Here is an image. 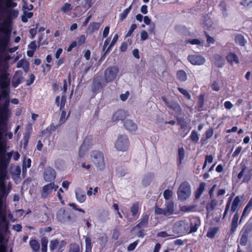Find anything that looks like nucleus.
Here are the masks:
<instances>
[{
    "instance_id": "obj_7",
    "label": "nucleus",
    "mask_w": 252,
    "mask_h": 252,
    "mask_svg": "<svg viewBox=\"0 0 252 252\" xmlns=\"http://www.w3.org/2000/svg\"><path fill=\"white\" fill-rule=\"evenodd\" d=\"M58 220L62 223L75 220V217L72 218L69 213L66 212L63 209L59 210L57 214Z\"/></svg>"
},
{
    "instance_id": "obj_34",
    "label": "nucleus",
    "mask_w": 252,
    "mask_h": 252,
    "mask_svg": "<svg viewBox=\"0 0 252 252\" xmlns=\"http://www.w3.org/2000/svg\"><path fill=\"white\" fill-rule=\"evenodd\" d=\"M130 211L133 216H135L139 211V203L135 202L131 207Z\"/></svg>"
},
{
    "instance_id": "obj_51",
    "label": "nucleus",
    "mask_w": 252,
    "mask_h": 252,
    "mask_svg": "<svg viewBox=\"0 0 252 252\" xmlns=\"http://www.w3.org/2000/svg\"><path fill=\"white\" fill-rule=\"evenodd\" d=\"M190 139H191L192 141H193L195 142H196L198 141V140L199 139V137H198V134L196 131H193L191 132V134L190 135Z\"/></svg>"
},
{
    "instance_id": "obj_46",
    "label": "nucleus",
    "mask_w": 252,
    "mask_h": 252,
    "mask_svg": "<svg viewBox=\"0 0 252 252\" xmlns=\"http://www.w3.org/2000/svg\"><path fill=\"white\" fill-rule=\"evenodd\" d=\"M172 194L171 190L166 189L163 192V196L166 200H168L172 197Z\"/></svg>"
},
{
    "instance_id": "obj_14",
    "label": "nucleus",
    "mask_w": 252,
    "mask_h": 252,
    "mask_svg": "<svg viewBox=\"0 0 252 252\" xmlns=\"http://www.w3.org/2000/svg\"><path fill=\"white\" fill-rule=\"evenodd\" d=\"M200 224V220L197 217L192 218L190 220V230L189 233L195 232Z\"/></svg>"
},
{
    "instance_id": "obj_41",
    "label": "nucleus",
    "mask_w": 252,
    "mask_h": 252,
    "mask_svg": "<svg viewBox=\"0 0 252 252\" xmlns=\"http://www.w3.org/2000/svg\"><path fill=\"white\" fill-rule=\"evenodd\" d=\"M185 156V151L183 148L178 149V157L179 160V164H181L182 160L184 159Z\"/></svg>"
},
{
    "instance_id": "obj_56",
    "label": "nucleus",
    "mask_w": 252,
    "mask_h": 252,
    "mask_svg": "<svg viewBox=\"0 0 252 252\" xmlns=\"http://www.w3.org/2000/svg\"><path fill=\"white\" fill-rule=\"evenodd\" d=\"M230 203H231V199L229 198L227 201V203L226 207H225V211H224V212L223 214V219H224L225 217V216L227 215V212L230 208Z\"/></svg>"
},
{
    "instance_id": "obj_54",
    "label": "nucleus",
    "mask_w": 252,
    "mask_h": 252,
    "mask_svg": "<svg viewBox=\"0 0 252 252\" xmlns=\"http://www.w3.org/2000/svg\"><path fill=\"white\" fill-rule=\"evenodd\" d=\"M211 87L212 89L215 91H219L220 90V86L219 84L217 81H214L213 83L211 85Z\"/></svg>"
},
{
    "instance_id": "obj_47",
    "label": "nucleus",
    "mask_w": 252,
    "mask_h": 252,
    "mask_svg": "<svg viewBox=\"0 0 252 252\" xmlns=\"http://www.w3.org/2000/svg\"><path fill=\"white\" fill-rule=\"evenodd\" d=\"M212 25L213 22L210 18L206 19L203 23L204 27L206 29H209L212 26Z\"/></svg>"
},
{
    "instance_id": "obj_11",
    "label": "nucleus",
    "mask_w": 252,
    "mask_h": 252,
    "mask_svg": "<svg viewBox=\"0 0 252 252\" xmlns=\"http://www.w3.org/2000/svg\"><path fill=\"white\" fill-rule=\"evenodd\" d=\"M56 174L55 170L50 167H47L44 172L43 177L46 182H52L56 178Z\"/></svg>"
},
{
    "instance_id": "obj_39",
    "label": "nucleus",
    "mask_w": 252,
    "mask_h": 252,
    "mask_svg": "<svg viewBox=\"0 0 252 252\" xmlns=\"http://www.w3.org/2000/svg\"><path fill=\"white\" fill-rule=\"evenodd\" d=\"M72 9L71 5L68 3H65L62 7L61 10L63 13H67L71 11Z\"/></svg>"
},
{
    "instance_id": "obj_18",
    "label": "nucleus",
    "mask_w": 252,
    "mask_h": 252,
    "mask_svg": "<svg viewBox=\"0 0 252 252\" xmlns=\"http://www.w3.org/2000/svg\"><path fill=\"white\" fill-rule=\"evenodd\" d=\"M241 205V202L240 197L237 196L234 198L232 202L231 211L233 213L236 211L238 210Z\"/></svg>"
},
{
    "instance_id": "obj_5",
    "label": "nucleus",
    "mask_w": 252,
    "mask_h": 252,
    "mask_svg": "<svg viewBox=\"0 0 252 252\" xmlns=\"http://www.w3.org/2000/svg\"><path fill=\"white\" fill-rule=\"evenodd\" d=\"M119 71V69L117 66H111L107 68L104 73L105 81L107 83L114 81L116 78Z\"/></svg>"
},
{
    "instance_id": "obj_26",
    "label": "nucleus",
    "mask_w": 252,
    "mask_h": 252,
    "mask_svg": "<svg viewBox=\"0 0 252 252\" xmlns=\"http://www.w3.org/2000/svg\"><path fill=\"white\" fill-rule=\"evenodd\" d=\"M252 231V225L250 224H246L242 230V235L249 237V235Z\"/></svg>"
},
{
    "instance_id": "obj_43",
    "label": "nucleus",
    "mask_w": 252,
    "mask_h": 252,
    "mask_svg": "<svg viewBox=\"0 0 252 252\" xmlns=\"http://www.w3.org/2000/svg\"><path fill=\"white\" fill-rule=\"evenodd\" d=\"M59 241L57 239L52 240L50 244V248L51 251L54 250L59 245Z\"/></svg>"
},
{
    "instance_id": "obj_38",
    "label": "nucleus",
    "mask_w": 252,
    "mask_h": 252,
    "mask_svg": "<svg viewBox=\"0 0 252 252\" xmlns=\"http://www.w3.org/2000/svg\"><path fill=\"white\" fill-rule=\"evenodd\" d=\"M155 213L157 215H163L167 216L164 208H160L157 206L155 208Z\"/></svg>"
},
{
    "instance_id": "obj_62",
    "label": "nucleus",
    "mask_w": 252,
    "mask_h": 252,
    "mask_svg": "<svg viewBox=\"0 0 252 252\" xmlns=\"http://www.w3.org/2000/svg\"><path fill=\"white\" fill-rule=\"evenodd\" d=\"M206 34V36L207 37V42L209 43H214L215 42V40L212 37H211L206 32H205Z\"/></svg>"
},
{
    "instance_id": "obj_15",
    "label": "nucleus",
    "mask_w": 252,
    "mask_h": 252,
    "mask_svg": "<svg viewBox=\"0 0 252 252\" xmlns=\"http://www.w3.org/2000/svg\"><path fill=\"white\" fill-rule=\"evenodd\" d=\"M22 74L23 73L21 70L17 71L15 72L12 82V85L14 88H16L21 83L23 79Z\"/></svg>"
},
{
    "instance_id": "obj_3",
    "label": "nucleus",
    "mask_w": 252,
    "mask_h": 252,
    "mask_svg": "<svg viewBox=\"0 0 252 252\" xmlns=\"http://www.w3.org/2000/svg\"><path fill=\"white\" fill-rule=\"evenodd\" d=\"M191 189L189 184L184 181L181 183L177 190L178 199L181 201L187 199L190 195Z\"/></svg>"
},
{
    "instance_id": "obj_30",
    "label": "nucleus",
    "mask_w": 252,
    "mask_h": 252,
    "mask_svg": "<svg viewBox=\"0 0 252 252\" xmlns=\"http://www.w3.org/2000/svg\"><path fill=\"white\" fill-rule=\"evenodd\" d=\"M235 40L236 43L240 44L241 46H244L245 44V40L244 36L241 34H237L236 35Z\"/></svg>"
},
{
    "instance_id": "obj_31",
    "label": "nucleus",
    "mask_w": 252,
    "mask_h": 252,
    "mask_svg": "<svg viewBox=\"0 0 252 252\" xmlns=\"http://www.w3.org/2000/svg\"><path fill=\"white\" fill-rule=\"evenodd\" d=\"M32 249L35 252H37L40 248L39 243L36 240H32L30 242Z\"/></svg>"
},
{
    "instance_id": "obj_10",
    "label": "nucleus",
    "mask_w": 252,
    "mask_h": 252,
    "mask_svg": "<svg viewBox=\"0 0 252 252\" xmlns=\"http://www.w3.org/2000/svg\"><path fill=\"white\" fill-rule=\"evenodd\" d=\"M161 99L169 108L173 110L178 114L181 113L182 109L177 102L173 101H168L164 96H162Z\"/></svg>"
},
{
    "instance_id": "obj_9",
    "label": "nucleus",
    "mask_w": 252,
    "mask_h": 252,
    "mask_svg": "<svg viewBox=\"0 0 252 252\" xmlns=\"http://www.w3.org/2000/svg\"><path fill=\"white\" fill-rule=\"evenodd\" d=\"M58 188V186L54 183H51L44 186L41 192V197L43 198H47L50 195L53 190H56Z\"/></svg>"
},
{
    "instance_id": "obj_27",
    "label": "nucleus",
    "mask_w": 252,
    "mask_h": 252,
    "mask_svg": "<svg viewBox=\"0 0 252 252\" xmlns=\"http://www.w3.org/2000/svg\"><path fill=\"white\" fill-rule=\"evenodd\" d=\"M60 97L59 96L56 97V103L58 107H60V109H62L64 106L66 101V97L64 95L62 96L61 103L60 102Z\"/></svg>"
},
{
    "instance_id": "obj_44",
    "label": "nucleus",
    "mask_w": 252,
    "mask_h": 252,
    "mask_svg": "<svg viewBox=\"0 0 252 252\" xmlns=\"http://www.w3.org/2000/svg\"><path fill=\"white\" fill-rule=\"evenodd\" d=\"M94 85L95 89H99L102 87L99 78L96 77L94 80Z\"/></svg>"
},
{
    "instance_id": "obj_23",
    "label": "nucleus",
    "mask_w": 252,
    "mask_h": 252,
    "mask_svg": "<svg viewBox=\"0 0 252 252\" xmlns=\"http://www.w3.org/2000/svg\"><path fill=\"white\" fill-rule=\"evenodd\" d=\"M76 197L78 201L81 203L84 202L86 200V195L85 192L81 189H78L75 192Z\"/></svg>"
},
{
    "instance_id": "obj_63",
    "label": "nucleus",
    "mask_w": 252,
    "mask_h": 252,
    "mask_svg": "<svg viewBox=\"0 0 252 252\" xmlns=\"http://www.w3.org/2000/svg\"><path fill=\"white\" fill-rule=\"evenodd\" d=\"M129 94V92L127 91L125 94H121L120 95V98L122 101H125L127 98Z\"/></svg>"
},
{
    "instance_id": "obj_12",
    "label": "nucleus",
    "mask_w": 252,
    "mask_h": 252,
    "mask_svg": "<svg viewBox=\"0 0 252 252\" xmlns=\"http://www.w3.org/2000/svg\"><path fill=\"white\" fill-rule=\"evenodd\" d=\"M189 61L193 65H201L205 63V59L199 55H190L188 57Z\"/></svg>"
},
{
    "instance_id": "obj_29",
    "label": "nucleus",
    "mask_w": 252,
    "mask_h": 252,
    "mask_svg": "<svg viewBox=\"0 0 252 252\" xmlns=\"http://www.w3.org/2000/svg\"><path fill=\"white\" fill-rule=\"evenodd\" d=\"M219 228L216 227L210 228L207 233V236L210 238H213L217 232H218Z\"/></svg>"
},
{
    "instance_id": "obj_64",
    "label": "nucleus",
    "mask_w": 252,
    "mask_h": 252,
    "mask_svg": "<svg viewBox=\"0 0 252 252\" xmlns=\"http://www.w3.org/2000/svg\"><path fill=\"white\" fill-rule=\"evenodd\" d=\"M85 4L84 5L85 7H87L88 9L91 8L93 3L92 2V0H85Z\"/></svg>"
},
{
    "instance_id": "obj_8",
    "label": "nucleus",
    "mask_w": 252,
    "mask_h": 252,
    "mask_svg": "<svg viewBox=\"0 0 252 252\" xmlns=\"http://www.w3.org/2000/svg\"><path fill=\"white\" fill-rule=\"evenodd\" d=\"M252 176L251 170H248V167L244 165L241 171L238 175V179L240 180L243 177L242 182L248 183L251 180Z\"/></svg>"
},
{
    "instance_id": "obj_58",
    "label": "nucleus",
    "mask_w": 252,
    "mask_h": 252,
    "mask_svg": "<svg viewBox=\"0 0 252 252\" xmlns=\"http://www.w3.org/2000/svg\"><path fill=\"white\" fill-rule=\"evenodd\" d=\"M249 205H250V203H248V204L245 207V208L243 211L242 215L241 216V220L245 216L247 215V214L249 213V212L250 211V210H249V208H250Z\"/></svg>"
},
{
    "instance_id": "obj_35",
    "label": "nucleus",
    "mask_w": 252,
    "mask_h": 252,
    "mask_svg": "<svg viewBox=\"0 0 252 252\" xmlns=\"http://www.w3.org/2000/svg\"><path fill=\"white\" fill-rule=\"evenodd\" d=\"M100 27V24L98 23L93 22L90 24L89 26V30L92 32H94L95 31H97Z\"/></svg>"
},
{
    "instance_id": "obj_4",
    "label": "nucleus",
    "mask_w": 252,
    "mask_h": 252,
    "mask_svg": "<svg viewBox=\"0 0 252 252\" xmlns=\"http://www.w3.org/2000/svg\"><path fill=\"white\" fill-rule=\"evenodd\" d=\"M92 160L95 166L100 170L105 166L103 155L99 151H94L91 155Z\"/></svg>"
},
{
    "instance_id": "obj_40",
    "label": "nucleus",
    "mask_w": 252,
    "mask_h": 252,
    "mask_svg": "<svg viewBox=\"0 0 252 252\" xmlns=\"http://www.w3.org/2000/svg\"><path fill=\"white\" fill-rule=\"evenodd\" d=\"M131 8H132V6L131 5L127 8L125 9L122 14H121V15H120L121 20L123 21L126 18L127 14H128L129 11L131 10Z\"/></svg>"
},
{
    "instance_id": "obj_22",
    "label": "nucleus",
    "mask_w": 252,
    "mask_h": 252,
    "mask_svg": "<svg viewBox=\"0 0 252 252\" xmlns=\"http://www.w3.org/2000/svg\"><path fill=\"white\" fill-rule=\"evenodd\" d=\"M148 220L149 216L147 215L144 216L141 219L140 222L136 225L135 227L141 228L146 227L148 222Z\"/></svg>"
},
{
    "instance_id": "obj_49",
    "label": "nucleus",
    "mask_w": 252,
    "mask_h": 252,
    "mask_svg": "<svg viewBox=\"0 0 252 252\" xmlns=\"http://www.w3.org/2000/svg\"><path fill=\"white\" fill-rule=\"evenodd\" d=\"M87 150V148L85 145L82 144L80 147L79 151V155L81 158H83L85 154L86 151Z\"/></svg>"
},
{
    "instance_id": "obj_61",
    "label": "nucleus",
    "mask_w": 252,
    "mask_h": 252,
    "mask_svg": "<svg viewBox=\"0 0 252 252\" xmlns=\"http://www.w3.org/2000/svg\"><path fill=\"white\" fill-rule=\"evenodd\" d=\"M148 35L147 32H146L145 31H143L141 32V40H143V41L145 40L146 39H147L148 38Z\"/></svg>"
},
{
    "instance_id": "obj_52",
    "label": "nucleus",
    "mask_w": 252,
    "mask_h": 252,
    "mask_svg": "<svg viewBox=\"0 0 252 252\" xmlns=\"http://www.w3.org/2000/svg\"><path fill=\"white\" fill-rule=\"evenodd\" d=\"M198 106L199 108H201L203 105H204V94H200L198 96Z\"/></svg>"
},
{
    "instance_id": "obj_60",
    "label": "nucleus",
    "mask_w": 252,
    "mask_h": 252,
    "mask_svg": "<svg viewBox=\"0 0 252 252\" xmlns=\"http://www.w3.org/2000/svg\"><path fill=\"white\" fill-rule=\"evenodd\" d=\"M138 243L137 241L133 242V243L130 244L128 247H127V250L128 251H131L134 250L135 248L137 246Z\"/></svg>"
},
{
    "instance_id": "obj_48",
    "label": "nucleus",
    "mask_w": 252,
    "mask_h": 252,
    "mask_svg": "<svg viewBox=\"0 0 252 252\" xmlns=\"http://www.w3.org/2000/svg\"><path fill=\"white\" fill-rule=\"evenodd\" d=\"M248 236L241 235V238L240 240V244L242 246H246L248 241Z\"/></svg>"
},
{
    "instance_id": "obj_32",
    "label": "nucleus",
    "mask_w": 252,
    "mask_h": 252,
    "mask_svg": "<svg viewBox=\"0 0 252 252\" xmlns=\"http://www.w3.org/2000/svg\"><path fill=\"white\" fill-rule=\"evenodd\" d=\"M48 241L46 237H42L41 240V251L42 252H47V244Z\"/></svg>"
},
{
    "instance_id": "obj_21",
    "label": "nucleus",
    "mask_w": 252,
    "mask_h": 252,
    "mask_svg": "<svg viewBox=\"0 0 252 252\" xmlns=\"http://www.w3.org/2000/svg\"><path fill=\"white\" fill-rule=\"evenodd\" d=\"M226 60L228 62L231 64H232L233 63H239V59L237 56L233 53H229L226 56Z\"/></svg>"
},
{
    "instance_id": "obj_1",
    "label": "nucleus",
    "mask_w": 252,
    "mask_h": 252,
    "mask_svg": "<svg viewBox=\"0 0 252 252\" xmlns=\"http://www.w3.org/2000/svg\"><path fill=\"white\" fill-rule=\"evenodd\" d=\"M5 175V171L0 169V252H5L6 251V246L2 244L4 240V236L2 234L3 227L5 220L3 197L8 194L6 190V185L3 182Z\"/></svg>"
},
{
    "instance_id": "obj_6",
    "label": "nucleus",
    "mask_w": 252,
    "mask_h": 252,
    "mask_svg": "<svg viewBox=\"0 0 252 252\" xmlns=\"http://www.w3.org/2000/svg\"><path fill=\"white\" fill-rule=\"evenodd\" d=\"M129 147V140L126 135H121L119 136L115 142V147L120 151H126Z\"/></svg>"
},
{
    "instance_id": "obj_13",
    "label": "nucleus",
    "mask_w": 252,
    "mask_h": 252,
    "mask_svg": "<svg viewBox=\"0 0 252 252\" xmlns=\"http://www.w3.org/2000/svg\"><path fill=\"white\" fill-rule=\"evenodd\" d=\"M127 117V112L123 110H119L116 111L112 117L113 122L123 121Z\"/></svg>"
},
{
    "instance_id": "obj_45",
    "label": "nucleus",
    "mask_w": 252,
    "mask_h": 252,
    "mask_svg": "<svg viewBox=\"0 0 252 252\" xmlns=\"http://www.w3.org/2000/svg\"><path fill=\"white\" fill-rule=\"evenodd\" d=\"M178 89L179 91L188 99H190L191 96L186 90L181 88H178Z\"/></svg>"
},
{
    "instance_id": "obj_57",
    "label": "nucleus",
    "mask_w": 252,
    "mask_h": 252,
    "mask_svg": "<svg viewBox=\"0 0 252 252\" xmlns=\"http://www.w3.org/2000/svg\"><path fill=\"white\" fill-rule=\"evenodd\" d=\"M194 208H195V206H184L182 207L181 210L183 212H189V211H191Z\"/></svg>"
},
{
    "instance_id": "obj_55",
    "label": "nucleus",
    "mask_w": 252,
    "mask_h": 252,
    "mask_svg": "<svg viewBox=\"0 0 252 252\" xmlns=\"http://www.w3.org/2000/svg\"><path fill=\"white\" fill-rule=\"evenodd\" d=\"M136 27H137V25L136 24H132L130 27V28L129 29V31H128V32L126 35V37L130 36L131 35V34L133 32L136 28Z\"/></svg>"
},
{
    "instance_id": "obj_33",
    "label": "nucleus",
    "mask_w": 252,
    "mask_h": 252,
    "mask_svg": "<svg viewBox=\"0 0 252 252\" xmlns=\"http://www.w3.org/2000/svg\"><path fill=\"white\" fill-rule=\"evenodd\" d=\"M177 78L181 81H185L187 80V75L186 72L182 70H179L177 72Z\"/></svg>"
},
{
    "instance_id": "obj_37",
    "label": "nucleus",
    "mask_w": 252,
    "mask_h": 252,
    "mask_svg": "<svg viewBox=\"0 0 252 252\" xmlns=\"http://www.w3.org/2000/svg\"><path fill=\"white\" fill-rule=\"evenodd\" d=\"M178 124L181 126L182 129L185 128L187 126V123L185 120L183 118H177Z\"/></svg>"
},
{
    "instance_id": "obj_25",
    "label": "nucleus",
    "mask_w": 252,
    "mask_h": 252,
    "mask_svg": "<svg viewBox=\"0 0 252 252\" xmlns=\"http://www.w3.org/2000/svg\"><path fill=\"white\" fill-rule=\"evenodd\" d=\"M217 201L214 199H212L211 202L207 204L206 206V210L207 214L211 211L213 210L217 205Z\"/></svg>"
},
{
    "instance_id": "obj_36",
    "label": "nucleus",
    "mask_w": 252,
    "mask_h": 252,
    "mask_svg": "<svg viewBox=\"0 0 252 252\" xmlns=\"http://www.w3.org/2000/svg\"><path fill=\"white\" fill-rule=\"evenodd\" d=\"M118 39V34H116L114 35L111 43H110L109 46L107 48L105 53L104 54L103 56L101 57V60H102V58L104 57V56L105 55V54L109 51V50L111 48V47L114 46V45L117 41Z\"/></svg>"
},
{
    "instance_id": "obj_16",
    "label": "nucleus",
    "mask_w": 252,
    "mask_h": 252,
    "mask_svg": "<svg viewBox=\"0 0 252 252\" xmlns=\"http://www.w3.org/2000/svg\"><path fill=\"white\" fill-rule=\"evenodd\" d=\"M125 128L129 131H135L137 128V125L131 120H127L124 124Z\"/></svg>"
},
{
    "instance_id": "obj_50",
    "label": "nucleus",
    "mask_w": 252,
    "mask_h": 252,
    "mask_svg": "<svg viewBox=\"0 0 252 252\" xmlns=\"http://www.w3.org/2000/svg\"><path fill=\"white\" fill-rule=\"evenodd\" d=\"M215 58L216 59H218L219 60V61H220V63H217V65L219 67H221L224 63V59L222 57H221L220 55H216L215 56Z\"/></svg>"
},
{
    "instance_id": "obj_17",
    "label": "nucleus",
    "mask_w": 252,
    "mask_h": 252,
    "mask_svg": "<svg viewBox=\"0 0 252 252\" xmlns=\"http://www.w3.org/2000/svg\"><path fill=\"white\" fill-rule=\"evenodd\" d=\"M239 215L237 213H235L233 216L231 224V228L230 230L231 234H233L236 230L238 226V221Z\"/></svg>"
},
{
    "instance_id": "obj_24",
    "label": "nucleus",
    "mask_w": 252,
    "mask_h": 252,
    "mask_svg": "<svg viewBox=\"0 0 252 252\" xmlns=\"http://www.w3.org/2000/svg\"><path fill=\"white\" fill-rule=\"evenodd\" d=\"M205 185L206 184L205 183H201L200 184L199 187L197 188L195 193V199H198L199 198L202 192L205 189Z\"/></svg>"
},
{
    "instance_id": "obj_42",
    "label": "nucleus",
    "mask_w": 252,
    "mask_h": 252,
    "mask_svg": "<svg viewBox=\"0 0 252 252\" xmlns=\"http://www.w3.org/2000/svg\"><path fill=\"white\" fill-rule=\"evenodd\" d=\"M68 252H80L79 245L76 243L71 244Z\"/></svg>"
},
{
    "instance_id": "obj_28",
    "label": "nucleus",
    "mask_w": 252,
    "mask_h": 252,
    "mask_svg": "<svg viewBox=\"0 0 252 252\" xmlns=\"http://www.w3.org/2000/svg\"><path fill=\"white\" fill-rule=\"evenodd\" d=\"M85 252H91L92 251V242L91 239L89 237L85 238Z\"/></svg>"
},
{
    "instance_id": "obj_2",
    "label": "nucleus",
    "mask_w": 252,
    "mask_h": 252,
    "mask_svg": "<svg viewBox=\"0 0 252 252\" xmlns=\"http://www.w3.org/2000/svg\"><path fill=\"white\" fill-rule=\"evenodd\" d=\"M8 105V101L6 102L4 106L1 108L0 116V154L2 155L5 152L6 142L3 138V133L6 130V121H7L8 110L6 107ZM0 169L4 170L5 172V175L3 182L6 178L7 171L5 168L0 165Z\"/></svg>"
},
{
    "instance_id": "obj_59",
    "label": "nucleus",
    "mask_w": 252,
    "mask_h": 252,
    "mask_svg": "<svg viewBox=\"0 0 252 252\" xmlns=\"http://www.w3.org/2000/svg\"><path fill=\"white\" fill-rule=\"evenodd\" d=\"M213 134V130L212 128H210L206 131L205 133L206 137L207 139L211 138Z\"/></svg>"
},
{
    "instance_id": "obj_20",
    "label": "nucleus",
    "mask_w": 252,
    "mask_h": 252,
    "mask_svg": "<svg viewBox=\"0 0 252 252\" xmlns=\"http://www.w3.org/2000/svg\"><path fill=\"white\" fill-rule=\"evenodd\" d=\"M17 67H22L25 71L27 72L29 70V63L27 60L22 59L17 63Z\"/></svg>"
},
{
    "instance_id": "obj_19",
    "label": "nucleus",
    "mask_w": 252,
    "mask_h": 252,
    "mask_svg": "<svg viewBox=\"0 0 252 252\" xmlns=\"http://www.w3.org/2000/svg\"><path fill=\"white\" fill-rule=\"evenodd\" d=\"M164 209L167 216L173 214L174 211L173 202L172 201H168L166 203Z\"/></svg>"
},
{
    "instance_id": "obj_53",
    "label": "nucleus",
    "mask_w": 252,
    "mask_h": 252,
    "mask_svg": "<svg viewBox=\"0 0 252 252\" xmlns=\"http://www.w3.org/2000/svg\"><path fill=\"white\" fill-rule=\"evenodd\" d=\"M86 40V37L84 35H81L77 39V42L78 43V46L81 45L83 43H84Z\"/></svg>"
}]
</instances>
